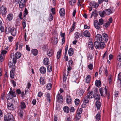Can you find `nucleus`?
I'll return each instance as SVG.
<instances>
[{
	"mask_svg": "<svg viewBox=\"0 0 121 121\" xmlns=\"http://www.w3.org/2000/svg\"><path fill=\"white\" fill-rule=\"evenodd\" d=\"M80 100L79 99H76L74 100V103L76 105H78L80 102Z\"/></svg>",
	"mask_w": 121,
	"mask_h": 121,
	"instance_id": "obj_45",
	"label": "nucleus"
},
{
	"mask_svg": "<svg viewBox=\"0 0 121 121\" xmlns=\"http://www.w3.org/2000/svg\"><path fill=\"white\" fill-rule=\"evenodd\" d=\"M99 13L100 16L102 17H103L106 15L105 11H99Z\"/></svg>",
	"mask_w": 121,
	"mask_h": 121,
	"instance_id": "obj_23",
	"label": "nucleus"
},
{
	"mask_svg": "<svg viewBox=\"0 0 121 121\" xmlns=\"http://www.w3.org/2000/svg\"><path fill=\"white\" fill-rule=\"evenodd\" d=\"M82 108H80L79 109L77 110V113H79V114H81L82 113Z\"/></svg>",
	"mask_w": 121,
	"mask_h": 121,
	"instance_id": "obj_56",
	"label": "nucleus"
},
{
	"mask_svg": "<svg viewBox=\"0 0 121 121\" xmlns=\"http://www.w3.org/2000/svg\"><path fill=\"white\" fill-rule=\"evenodd\" d=\"M47 53L48 56L49 57H51L53 55V51L51 49H48L47 51Z\"/></svg>",
	"mask_w": 121,
	"mask_h": 121,
	"instance_id": "obj_17",
	"label": "nucleus"
},
{
	"mask_svg": "<svg viewBox=\"0 0 121 121\" xmlns=\"http://www.w3.org/2000/svg\"><path fill=\"white\" fill-rule=\"evenodd\" d=\"M88 45L89 49L92 50L93 49L94 47L92 42H89L88 43Z\"/></svg>",
	"mask_w": 121,
	"mask_h": 121,
	"instance_id": "obj_28",
	"label": "nucleus"
},
{
	"mask_svg": "<svg viewBox=\"0 0 121 121\" xmlns=\"http://www.w3.org/2000/svg\"><path fill=\"white\" fill-rule=\"evenodd\" d=\"M59 13L61 16H64L65 14V10L63 8L61 9L59 11Z\"/></svg>",
	"mask_w": 121,
	"mask_h": 121,
	"instance_id": "obj_21",
	"label": "nucleus"
},
{
	"mask_svg": "<svg viewBox=\"0 0 121 121\" xmlns=\"http://www.w3.org/2000/svg\"><path fill=\"white\" fill-rule=\"evenodd\" d=\"M68 54L69 56H72L74 53L73 50L72 48H70L68 50Z\"/></svg>",
	"mask_w": 121,
	"mask_h": 121,
	"instance_id": "obj_25",
	"label": "nucleus"
},
{
	"mask_svg": "<svg viewBox=\"0 0 121 121\" xmlns=\"http://www.w3.org/2000/svg\"><path fill=\"white\" fill-rule=\"evenodd\" d=\"M8 99H11L13 97H16V96L15 92L13 91H10L8 94Z\"/></svg>",
	"mask_w": 121,
	"mask_h": 121,
	"instance_id": "obj_4",
	"label": "nucleus"
},
{
	"mask_svg": "<svg viewBox=\"0 0 121 121\" xmlns=\"http://www.w3.org/2000/svg\"><path fill=\"white\" fill-rule=\"evenodd\" d=\"M39 71L41 73L43 74L45 73L46 72V68L43 67H41L39 69Z\"/></svg>",
	"mask_w": 121,
	"mask_h": 121,
	"instance_id": "obj_18",
	"label": "nucleus"
},
{
	"mask_svg": "<svg viewBox=\"0 0 121 121\" xmlns=\"http://www.w3.org/2000/svg\"><path fill=\"white\" fill-rule=\"evenodd\" d=\"M106 15H109L112 13L111 10L110 9H107L105 10Z\"/></svg>",
	"mask_w": 121,
	"mask_h": 121,
	"instance_id": "obj_36",
	"label": "nucleus"
},
{
	"mask_svg": "<svg viewBox=\"0 0 121 121\" xmlns=\"http://www.w3.org/2000/svg\"><path fill=\"white\" fill-rule=\"evenodd\" d=\"M90 99L88 98L86 96L85 97L83 102L85 103H88L90 100Z\"/></svg>",
	"mask_w": 121,
	"mask_h": 121,
	"instance_id": "obj_48",
	"label": "nucleus"
},
{
	"mask_svg": "<svg viewBox=\"0 0 121 121\" xmlns=\"http://www.w3.org/2000/svg\"><path fill=\"white\" fill-rule=\"evenodd\" d=\"M14 70L13 69H12L10 72V77L12 78H13L14 77V71L15 69H14Z\"/></svg>",
	"mask_w": 121,
	"mask_h": 121,
	"instance_id": "obj_26",
	"label": "nucleus"
},
{
	"mask_svg": "<svg viewBox=\"0 0 121 121\" xmlns=\"http://www.w3.org/2000/svg\"><path fill=\"white\" fill-rule=\"evenodd\" d=\"M93 94V92L92 91L88 93L87 95L86 96L88 98L90 99L91 98H93V97H92V95Z\"/></svg>",
	"mask_w": 121,
	"mask_h": 121,
	"instance_id": "obj_34",
	"label": "nucleus"
},
{
	"mask_svg": "<svg viewBox=\"0 0 121 121\" xmlns=\"http://www.w3.org/2000/svg\"><path fill=\"white\" fill-rule=\"evenodd\" d=\"M75 38L76 39H78L80 37V34L78 32H76L74 34Z\"/></svg>",
	"mask_w": 121,
	"mask_h": 121,
	"instance_id": "obj_43",
	"label": "nucleus"
},
{
	"mask_svg": "<svg viewBox=\"0 0 121 121\" xmlns=\"http://www.w3.org/2000/svg\"><path fill=\"white\" fill-rule=\"evenodd\" d=\"M83 34L84 36L86 37H89L90 36V32L87 30H85L83 32Z\"/></svg>",
	"mask_w": 121,
	"mask_h": 121,
	"instance_id": "obj_19",
	"label": "nucleus"
},
{
	"mask_svg": "<svg viewBox=\"0 0 121 121\" xmlns=\"http://www.w3.org/2000/svg\"><path fill=\"white\" fill-rule=\"evenodd\" d=\"M84 92V91L82 89H78L77 91V94L80 96L83 95Z\"/></svg>",
	"mask_w": 121,
	"mask_h": 121,
	"instance_id": "obj_14",
	"label": "nucleus"
},
{
	"mask_svg": "<svg viewBox=\"0 0 121 121\" xmlns=\"http://www.w3.org/2000/svg\"><path fill=\"white\" fill-rule=\"evenodd\" d=\"M103 89L102 88H100L99 89L100 93L102 96H103Z\"/></svg>",
	"mask_w": 121,
	"mask_h": 121,
	"instance_id": "obj_50",
	"label": "nucleus"
},
{
	"mask_svg": "<svg viewBox=\"0 0 121 121\" xmlns=\"http://www.w3.org/2000/svg\"><path fill=\"white\" fill-rule=\"evenodd\" d=\"M73 61L71 60H70L68 61L69 66H72L73 65Z\"/></svg>",
	"mask_w": 121,
	"mask_h": 121,
	"instance_id": "obj_60",
	"label": "nucleus"
},
{
	"mask_svg": "<svg viewBox=\"0 0 121 121\" xmlns=\"http://www.w3.org/2000/svg\"><path fill=\"white\" fill-rule=\"evenodd\" d=\"M23 109L18 107V113H23Z\"/></svg>",
	"mask_w": 121,
	"mask_h": 121,
	"instance_id": "obj_46",
	"label": "nucleus"
},
{
	"mask_svg": "<svg viewBox=\"0 0 121 121\" xmlns=\"http://www.w3.org/2000/svg\"><path fill=\"white\" fill-rule=\"evenodd\" d=\"M100 114V113L98 112L95 116V118L97 120L99 121L100 119L101 116Z\"/></svg>",
	"mask_w": 121,
	"mask_h": 121,
	"instance_id": "obj_38",
	"label": "nucleus"
},
{
	"mask_svg": "<svg viewBox=\"0 0 121 121\" xmlns=\"http://www.w3.org/2000/svg\"><path fill=\"white\" fill-rule=\"evenodd\" d=\"M23 28L24 29L26 27V23L25 20H23L22 22Z\"/></svg>",
	"mask_w": 121,
	"mask_h": 121,
	"instance_id": "obj_49",
	"label": "nucleus"
},
{
	"mask_svg": "<svg viewBox=\"0 0 121 121\" xmlns=\"http://www.w3.org/2000/svg\"><path fill=\"white\" fill-rule=\"evenodd\" d=\"M43 63L45 65H47L49 64V62L48 59L47 57L45 58L43 60Z\"/></svg>",
	"mask_w": 121,
	"mask_h": 121,
	"instance_id": "obj_20",
	"label": "nucleus"
},
{
	"mask_svg": "<svg viewBox=\"0 0 121 121\" xmlns=\"http://www.w3.org/2000/svg\"><path fill=\"white\" fill-rule=\"evenodd\" d=\"M118 79L119 80H121V73H120L118 75Z\"/></svg>",
	"mask_w": 121,
	"mask_h": 121,
	"instance_id": "obj_64",
	"label": "nucleus"
},
{
	"mask_svg": "<svg viewBox=\"0 0 121 121\" xmlns=\"http://www.w3.org/2000/svg\"><path fill=\"white\" fill-rule=\"evenodd\" d=\"M77 114L75 118L77 120H78L81 118V116L80 114H79V113H77Z\"/></svg>",
	"mask_w": 121,
	"mask_h": 121,
	"instance_id": "obj_44",
	"label": "nucleus"
},
{
	"mask_svg": "<svg viewBox=\"0 0 121 121\" xmlns=\"http://www.w3.org/2000/svg\"><path fill=\"white\" fill-rule=\"evenodd\" d=\"M5 32L7 34L10 33L13 36H15L16 34V30L13 27H6L5 29Z\"/></svg>",
	"mask_w": 121,
	"mask_h": 121,
	"instance_id": "obj_1",
	"label": "nucleus"
},
{
	"mask_svg": "<svg viewBox=\"0 0 121 121\" xmlns=\"http://www.w3.org/2000/svg\"><path fill=\"white\" fill-rule=\"evenodd\" d=\"M87 103H85V102H83V104H82L81 105L82 108H84L86 107L87 106L86 104Z\"/></svg>",
	"mask_w": 121,
	"mask_h": 121,
	"instance_id": "obj_59",
	"label": "nucleus"
},
{
	"mask_svg": "<svg viewBox=\"0 0 121 121\" xmlns=\"http://www.w3.org/2000/svg\"><path fill=\"white\" fill-rule=\"evenodd\" d=\"M98 15L97 12L96 10H95L92 13L90 17L92 18L93 16L94 17H96Z\"/></svg>",
	"mask_w": 121,
	"mask_h": 121,
	"instance_id": "obj_22",
	"label": "nucleus"
},
{
	"mask_svg": "<svg viewBox=\"0 0 121 121\" xmlns=\"http://www.w3.org/2000/svg\"><path fill=\"white\" fill-rule=\"evenodd\" d=\"M117 59L119 61L121 62V54H120L118 56Z\"/></svg>",
	"mask_w": 121,
	"mask_h": 121,
	"instance_id": "obj_55",
	"label": "nucleus"
},
{
	"mask_svg": "<svg viewBox=\"0 0 121 121\" xmlns=\"http://www.w3.org/2000/svg\"><path fill=\"white\" fill-rule=\"evenodd\" d=\"M90 80V75H88L86 78V82L87 83H89Z\"/></svg>",
	"mask_w": 121,
	"mask_h": 121,
	"instance_id": "obj_41",
	"label": "nucleus"
},
{
	"mask_svg": "<svg viewBox=\"0 0 121 121\" xmlns=\"http://www.w3.org/2000/svg\"><path fill=\"white\" fill-rule=\"evenodd\" d=\"M93 65L92 64H90L88 65V68L89 69L92 70L93 69Z\"/></svg>",
	"mask_w": 121,
	"mask_h": 121,
	"instance_id": "obj_58",
	"label": "nucleus"
},
{
	"mask_svg": "<svg viewBox=\"0 0 121 121\" xmlns=\"http://www.w3.org/2000/svg\"><path fill=\"white\" fill-rule=\"evenodd\" d=\"M39 82L40 84L42 85H43L46 83V80L44 77H41L39 79Z\"/></svg>",
	"mask_w": 121,
	"mask_h": 121,
	"instance_id": "obj_10",
	"label": "nucleus"
},
{
	"mask_svg": "<svg viewBox=\"0 0 121 121\" xmlns=\"http://www.w3.org/2000/svg\"><path fill=\"white\" fill-rule=\"evenodd\" d=\"M17 58L15 57L13 58V61L14 64H15L17 62Z\"/></svg>",
	"mask_w": 121,
	"mask_h": 121,
	"instance_id": "obj_61",
	"label": "nucleus"
},
{
	"mask_svg": "<svg viewBox=\"0 0 121 121\" xmlns=\"http://www.w3.org/2000/svg\"><path fill=\"white\" fill-rule=\"evenodd\" d=\"M76 2V0H70V4L71 5H73Z\"/></svg>",
	"mask_w": 121,
	"mask_h": 121,
	"instance_id": "obj_52",
	"label": "nucleus"
},
{
	"mask_svg": "<svg viewBox=\"0 0 121 121\" xmlns=\"http://www.w3.org/2000/svg\"><path fill=\"white\" fill-rule=\"evenodd\" d=\"M66 101L68 104H71L72 101L71 97L69 95H67L66 96Z\"/></svg>",
	"mask_w": 121,
	"mask_h": 121,
	"instance_id": "obj_15",
	"label": "nucleus"
},
{
	"mask_svg": "<svg viewBox=\"0 0 121 121\" xmlns=\"http://www.w3.org/2000/svg\"><path fill=\"white\" fill-rule=\"evenodd\" d=\"M47 100L49 101H50V95L48 93L47 94Z\"/></svg>",
	"mask_w": 121,
	"mask_h": 121,
	"instance_id": "obj_57",
	"label": "nucleus"
},
{
	"mask_svg": "<svg viewBox=\"0 0 121 121\" xmlns=\"http://www.w3.org/2000/svg\"><path fill=\"white\" fill-rule=\"evenodd\" d=\"M62 50V49H60L59 51L57 52L56 55L57 58V59H58L60 57L61 55Z\"/></svg>",
	"mask_w": 121,
	"mask_h": 121,
	"instance_id": "obj_32",
	"label": "nucleus"
},
{
	"mask_svg": "<svg viewBox=\"0 0 121 121\" xmlns=\"http://www.w3.org/2000/svg\"><path fill=\"white\" fill-rule=\"evenodd\" d=\"M98 22L100 25H102L104 23V20L103 19L101 18L99 19Z\"/></svg>",
	"mask_w": 121,
	"mask_h": 121,
	"instance_id": "obj_47",
	"label": "nucleus"
},
{
	"mask_svg": "<svg viewBox=\"0 0 121 121\" xmlns=\"http://www.w3.org/2000/svg\"><path fill=\"white\" fill-rule=\"evenodd\" d=\"M48 71L50 72L52 71V67L51 66L49 65L47 67Z\"/></svg>",
	"mask_w": 121,
	"mask_h": 121,
	"instance_id": "obj_54",
	"label": "nucleus"
},
{
	"mask_svg": "<svg viewBox=\"0 0 121 121\" xmlns=\"http://www.w3.org/2000/svg\"><path fill=\"white\" fill-rule=\"evenodd\" d=\"M95 105L97 110H100L101 105V104L100 101H96L95 103Z\"/></svg>",
	"mask_w": 121,
	"mask_h": 121,
	"instance_id": "obj_12",
	"label": "nucleus"
},
{
	"mask_svg": "<svg viewBox=\"0 0 121 121\" xmlns=\"http://www.w3.org/2000/svg\"><path fill=\"white\" fill-rule=\"evenodd\" d=\"M87 60L88 61L90 60H91L92 59L93 57L91 54H88L87 56Z\"/></svg>",
	"mask_w": 121,
	"mask_h": 121,
	"instance_id": "obj_39",
	"label": "nucleus"
},
{
	"mask_svg": "<svg viewBox=\"0 0 121 121\" xmlns=\"http://www.w3.org/2000/svg\"><path fill=\"white\" fill-rule=\"evenodd\" d=\"M101 82L99 80H96L95 82V85L98 87H99L101 85Z\"/></svg>",
	"mask_w": 121,
	"mask_h": 121,
	"instance_id": "obj_33",
	"label": "nucleus"
},
{
	"mask_svg": "<svg viewBox=\"0 0 121 121\" xmlns=\"http://www.w3.org/2000/svg\"><path fill=\"white\" fill-rule=\"evenodd\" d=\"M103 69H104L105 74H107L108 73L107 67L105 66V67H103Z\"/></svg>",
	"mask_w": 121,
	"mask_h": 121,
	"instance_id": "obj_62",
	"label": "nucleus"
},
{
	"mask_svg": "<svg viewBox=\"0 0 121 121\" xmlns=\"http://www.w3.org/2000/svg\"><path fill=\"white\" fill-rule=\"evenodd\" d=\"M63 110L65 112L68 113L69 112V107L67 106H65L64 107Z\"/></svg>",
	"mask_w": 121,
	"mask_h": 121,
	"instance_id": "obj_35",
	"label": "nucleus"
},
{
	"mask_svg": "<svg viewBox=\"0 0 121 121\" xmlns=\"http://www.w3.org/2000/svg\"><path fill=\"white\" fill-rule=\"evenodd\" d=\"M21 56V54L20 52H17L15 53V57L17 58H19Z\"/></svg>",
	"mask_w": 121,
	"mask_h": 121,
	"instance_id": "obj_31",
	"label": "nucleus"
},
{
	"mask_svg": "<svg viewBox=\"0 0 121 121\" xmlns=\"http://www.w3.org/2000/svg\"><path fill=\"white\" fill-rule=\"evenodd\" d=\"M7 108L10 110H13L14 109V106L12 103L8 102L7 104Z\"/></svg>",
	"mask_w": 121,
	"mask_h": 121,
	"instance_id": "obj_5",
	"label": "nucleus"
},
{
	"mask_svg": "<svg viewBox=\"0 0 121 121\" xmlns=\"http://www.w3.org/2000/svg\"><path fill=\"white\" fill-rule=\"evenodd\" d=\"M94 45L96 49H99V42H95L94 43Z\"/></svg>",
	"mask_w": 121,
	"mask_h": 121,
	"instance_id": "obj_27",
	"label": "nucleus"
},
{
	"mask_svg": "<svg viewBox=\"0 0 121 121\" xmlns=\"http://www.w3.org/2000/svg\"><path fill=\"white\" fill-rule=\"evenodd\" d=\"M13 18V15L12 14H9L7 16V19L9 21H11Z\"/></svg>",
	"mask_w": 121,
	"mask_h": 121,
	"instance_id": "obj_29",
	"label": "nucleus"
},
{
	"mask_svg": "<svg viewBox=\"0 0 121 121\" xmlns=\"http://www.w3.org/2000/svg\"><path fill=\"white\" fill-rule=\"evenodd\" d=\"M26 4L25 0H21L19 4V7L21 9L23 8Z\"/></svg>",
	"mask_w": 121,
	"mask_h": 121,
	"instance_id": "obj_7",
	"label": "nucleus"
},
{
	"mask_svg": "<svg viewBox=\"0 0 121 121\" xmlns=\"http://www.w3.org/2000/svg\"><path fill=\"white\" fill-rule=\"evenodd\" d=\"M57 98L58 101L60 102H61L63 101V99L62 96L58 93L57 95Z\"/></svg>",
	"mask_w": 121,
	"mask_h": 121,
	"instance_id": "obj_16",
	"label": "nucleus"
},
{
	"mask_svg": "<svg viewBox=\"0 0 121 121\" xmlns=\"http://www.w3.org/2000/svg\"><path fill=\"white\" fill-rule=\"evenodd\" d=\"M26 107L25 103L23 101H22L20 103V105L18 106V107L24 109Z\"/></svg>",
	"mask_w": 121,
	"mask_h": 121,
	"instance_id": "obj_13",
	"label": "nucleus"
},
{
	"mask_svg": "<svg viewBox=\"0 0 121 121\" xmlns=\"http://www.w3.org/2000/svg\"><path fill=\"white\" fill-rule=\"evenodd\" d=\"M91 5L93 7L95 8L99 6V4L98 3L93 2L91 3Z\"/></svg>",
	"mask_w": 121,
	"mask_h": 121,
	"instance_id": "obj_30",
	"label": "nucleus"
},
{
	"mask_svg": "<svg viewBox=\"0 0 121 121\" xmlns=\"http://www.w3.org/2000/svg\"><path fill=\"white\" fill-rule=\"evenodd\" d=\"M94 26L95 28L99 30L100 28V25L97 21H95L94 22Z\"/></svg>",
	"mask_w": 121,
	"mask_h": 121,
	"instance_id": "obj_9",
	"label": "nucleus"
},
{
	"mask_svg": "<svg viewBox=\"0 0 121 121\" xmlns=\"http://www.w3.org/2000/svg\"><path fill=\"white\" fill-rule=\"evenodd\" d=\"M96 39L98 42H102V36L100 34H97L96 36Z\"/></svg>",
	"mask_w": 121,
	"mask_h": 121,
	"instance_id": "obj_11",
	"label": "nucleus"
},
{
	"mask_svg": "<svg viewBox=\"0 0 121 121\" xmlns=\"http://www.w3.org/2000/svg\"><path fill=\"white\" fill-rule=\"evenodd\" d=\"M7 13L6 9L5 6L2 5L0 8V13L2 15L4 16Z\"/></svg>",
	"mask_w": 121,
	"mask_h": 121,
	"instance_id": "obj_3",
	"label": "nucleus"
},
{
	"mask_svg": "<svg viewBox=\"0 0 121 121\" xmlns=\"http://www.w3.org/2000/svg\"><path fill=\"white\" fill-rule=\"evenodd\" d=\"M8 117L6 115H4V121H13L14 117L13 115L11 113H8Z\"/></svg>",
	"mask_w": 121,
	"mask_h": 121,
	"instance_id": "obj_2",
	"label": "nucleus"
},
{
	"mask_svg": "<svg viewBox=\"0 0 121 121\" xmlns=\"http://www.w3.org/2000/svg\"><path fill=\"white\" fill-rule=\"evenodd\" d=\"M46 88L48 90L51 89L52 87V84L51 83H48L46 86Z\"/></svg>",
	"mask_w": 121,
	"mask_h": 121,
	"instance_id": "obj_40",
	"label": "nucleus"
},
{
	"mask_svg": "<svg viewBox=\"0 0 121 121\" xmlns=\"http://www.w3.org/2000/svg\"><path fill=\"white\" fill-rule=\"evenodd\" d=\"M31 51L33 54L35 56H36L37 54L38 53V50L36 49H32Z\"/></svg>",
	"mask_w": 121,
	"mask_h": 121,
	"instance_id": "obj_37",
	"label": "nucleus"
},
{
	"mask_svg": "<svg viewBox=\"0 0 121 121\" xmlns=\"http://www.w3.org/2000/svg\"><path fill=\"white\" fill-rule=\"evenodd\" d=\"M8 39L9 40V41L10 42H12L13 40V38L11 36H9L8 37Z\"/></svg>",
	"mask_w": 121,
	"mask_h": 121,
	"instance_id": "obj_51",
	"label": "nucleus"
},
{
	"mask_svg": "<svg viewBox=\"0 0 121 121\" xmlns=\"http://www.w3.org/2000/svg\"><path fill=\"white\" fill-rule=\"evenodd\" d=\"M7 51L6 50H3L1 52V54H2L3 55H4L5 56V55Z\"/></svg>",
	"mask_w": 121,
	"mask_h": 121,
	"instance_id": "obj_63",
	"label": "nucleus"
},
{
	"mask_svg": "<svg viewBox=\"0 0 121 121\" xmlns=\"http://www.w3.org/2000/svg\"><path fill=\"white\" fill-rule=\"evenodd\" d=\"M93 97H94V100L96 101H99L100 97V95L99 94L95 93L94 94Z\"/></svg>",
	"mask_w": 121,
	"mask_h": 121,
	"instance_id": "obj_8",
	"label": "nucleus"
},
{
	"mask_svg": "<svg viewBox=\"0 0 121 121\" xmlns=\"http://www.w3.org/2000/svg\"><path fill=\"white\" fill-rule=\"evenodd\" d=\"M103 37H102V41L103 42H107L108 39V35L105 33L103 34Z\"/></svg>",
	"mask_w": 121,
	"mask_h": 121,
	"instance_id": "obj_6",
	"label": "nucleus"
},
{
	"mask_svg": "<svg viewBox=\"0 0 121 121\" xmlns=\"http://www.w3.org/2000/svg\"><path fill=\"white\" fill-rule=\"evenodd\" d=\"M5 57V56L4 55H3L2 54L0 55V61L2 62L4 60Z\"/></svg>",
	"mask_w": 121,
	"mask_h": 121,
	"instance_id": "obj_42",
	"label": "nucleus"
},
{
	"mask_svg": "<svg viewBox=\"0 0 121 121\" xmlns=\"http://www.w3.org/2000/svg\"><path fill=\"white\" fill-rule=\"evenodd\" d=\"M99 49H103L104 48L105 46V45L104 42H99Z\"/></svg>",
	"mask_w": 121,
	"mask_h": 121,
	"instance_id": "obj_24",
	"label": "nucleus"
},
{
	"mask_svg": "<svg viewBox=\"0 0 121 121\" xmlns=\"http://www.w3.org/2000/svg\"><path fill=\"white\" fill-rule=\"evenodd\" d=\"M110 24V23H109V22L108 21L106 23L104 24V26L105 27L107 28L109 25Z\"/></svg>",
	"mask_w": 121,
	"mask_h": 121,
	"instance_id": "obj_53",
	"label": "nucleus"
}]
</instances>
